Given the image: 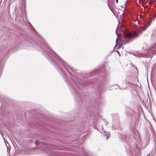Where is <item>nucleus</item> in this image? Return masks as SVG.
I'll return each instance as SVG.
<instances>
[{
    "instance_id": "1",
    "label": "nucleus",
    "mask_w": 156,
    "mask_h": 156,
    "mask_svg": "<svg viewBox=\"0 0 156 156\" xmlns=\"http://www.w3.org/2000/svg\"><path fill=\"white\" fill-rule=\"evenodd\" d=\"M138 36L137 33L134 32L132 34L130 32H125L123 37L121 41L122 44V45L129 43L132 40V38L133 37Z\"/></svg>"
},
{
    "instance_id": "2",
    "label": "nucleus",
    "mask_w": 156,
    "mask_h": 156,
    "mask_svg": "<svg viewBox=\"0 0 156 156\" xmlns=\"http://www.w3.org/2000/svg\"><path fill=\"white\" fill-rule=\"evenodd\" d=\"M0 133H1V134H2V137H3V139L4 140V141L5 142H7V143H8H8L7 141L4 138V136H3V134H2V132H1L0 131Z\"/></svg>"
},
{
    "instance_id": "3",
    "label": "nucleus",
    "mask_w": 156,
    "mask_h": 156,
    "mask_svg": "<svg viewBox=\"0 0 156 156\" xmlns=\"http://www.w3.org/2000/svg\"><path fill=\"white\" fill-rule=\"evenodd\" d=\"M147 54L146 53H141V55H142V56L144 57H145L147 56L146 54Z\"/></svg>"
},
{
    "instance_id": "4",
    "label": "nucleus",
    "mask_w": 156,
    "mask_h": 156,
    "mask_svg": "<svg viewBox=\"0 0 156 156\" xmlns=\"http://www.w3.org/2000/svg\"><path fill=\"white\" fill-rule=\"evenodd\" d=\"M35 144L36 145H37L39 144V141L38 140H36L35 142Z\"/></svg>"
},
{
    "instance_id": "5",
    "label": "nucleus",
    "mask_w": 156,
    "mask_h": 156,
    "mask_svg": "<svg viewBox=\"0 0 156 156\" xmlns=\"http://www.w3.org/2000/svg\"><path fill=\"white\" fill-rule=\"evenodd\" d=\"M156 17V14L155 15V16H154V18H153L152 19V20H153V21H154V20H155V18Z\"/></svg>"
},
{
    "instance_id": "6",
    "label": "nucleus",
    "mask_w": 156,
    "mask_h": 156,
    "mask_svg": "<svg viewBox=\"0 0 156 156\" xmlns=\"http://www.w3.org/2000/svg\"><path fill=\"white\" fill-rule=\"evenodd\" d=\"M118 0H116V2L117 3H118Z\"/></svg>"
},
{
    "instance_id": "7",
    "label": "nucleus",
    "mask_w": 156,
    "mask_h": 156,
    "mask_svg": "<svg viewBox=\"0 0 156 156\" xmlns=\"http://www.w3.org/2000/svg\"><path fill=\"white\" fill-rule=\"evenodd\" d=\"M125 83H129L128 81H127Z\"/></svg>"
},
{
    "instance_id": "8",
    "label": "nucleus",
    "mask_w": 156,
    "mask_h": 156,
    "mask_svg": "<svg viewBox=\"0 0 156 156\" xmlns=\"http://www.w3.org/2000/svg\"><path fill=\"white\" fill-rule=\"evenodd\" d=\"M5 144H6V143H7V142H5Z\"/></svg>"
},
{
    "instance_id": "9",
    "label": "nucleus",
    "mask_w": 156,
    "mask_h": 156,
    "mask_svg": "<svg viewBox=\"0 0 156 156\" xmlns=\"http://www.w3.org/2000/svg\"><path fill=\"white\" fill-rule=\"evenodd\" d=\"M116 34H117V31H116Z\"/></svg>"
},
{
    "instance_id": "10",
    "label": "nucleus",
    "mask_w": 156,
    "mask_h": 156,
    "mask_svg": "<svg viewBox=\"0 0 156 156\" xmlns=\"http://www.w3.org/2000/svg\"><path fill=\"white\" fill-rule=\"evenodd\" d=\"M154 36H156V34H155V35H154Z\"/></svg>"
},
{
    "instance_id": "11",
    "label": "nucleus",
    "mask_w": 156,
    "mask_h": 156,
    "mask_svg": "<svg viewBox=\"0 0 156 156\" xmlns=\"http://www.w3.org/2000/svg\"><path fill=\"white\" fill-rule=\"evenodd\" d=\"M117 39H118V38H117ZM116 40H117V39H116ZM116 41H117V40H116Z\"/></svg>"
}]
</instances>
